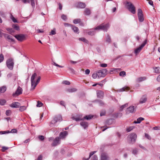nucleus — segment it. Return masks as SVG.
<instances>
[{
  "mask_svg": "<svg viewBox=\"0 0 160 160\" xmlns=\"http://www.w3.org/2000/svg\"><path fill=\"white\" fill-rule=\"evenodd\" d=\"M37 77V74L35 72L32 75L31 78V89L32 90L35 89L36 87L39 82L41 79V77L39 76L38 77L37 80L35 81V79Z\"/></svg>",
  "mask_w": 160,
  "mask_h": 160,
  "instance_id": "obj_1",
  "label": "nucleus"
},
{
  "mask_svg": "<svg viewBox=\"0 0 160 160\" xmlns=\"http://www.w3.org/2000/svg\"><path fill=\"white\" fill-rule=\"evenodd\" d=\"M137 135L135 133H132L128 135L127 137V140L130 144L134 143L136 140Z\"/></svg>",
  "mask_w": 160,
  "mask_h": 160,
  "instance_id": "obj_2",
  "label": "nucleus"
},
{
  "mask_svg": "<svg viewBox=\"0 0 160 160\" xmlns=\"http://www.w3.org/2000/svg\"><path fill=\"white\" fill-rule=\"evenodd\" d=\"M109 27V24H102L95 28L94 29L96 30H102L104 31L107 32V30Z\"/></svg>",
  "mask_w": 160,
  "mask_h": 160,
  "instance_id": "obj_3",
  "label": "nucleus"
},
{
  "mask_svg": "<svg viewBox=\"0 0 160 160\" xmlns=\"http://www.w3.org/2000/svg\"><path fill=\"white\" fill-rule=\"evenodd\" d=\"M6 64L9 69L12 70L14 65L13 59L12 58L8 59L6 62Z\"/></svg>",
  "mask_w": 160,
  "mask_h": 160,
  "instance_id": "obj_4",
  "label": "nucleus"
},
{
  "mask_svg": "<svg viewBox=\"0 0 160 160\" xmlns=\"http://www.w3.org/2000/svg\"><path fill=\"white\" fill-rule=\"evenodd\" d=\"M127 8L128 10L132 14L136 13L135 8L131 2H127L126 3Z\"/></svg>",
  "mask_w": 160,
  "mask_h": 160,
  "instance_id": "obj_5",
  "label": "nucleus"
},
{
  "mask_svg": "<svg viewBox=\"0 0 160 160\" xmlns=\"http://www.w3.org/2000/svg\"><path fill=\"white\" fill-rule=\"evenodd\" d=\"M62 120V118L61 116L60 115H57L55 117L53 120H52L50 126L52 127V124L55 123L58 121H61Z\"/></svg>",
  "mask_w": 160,
  "mask_h": 160,
  "instance_id": "obj_6",
  "label": "nucleus"
},
{
  "mask_svg": "<svg viewBox=\"0 0 160 160\" xmlns=\"http://www.w3.org/2000/svg\"><path fill=\"white\" fill-rule=\"evenodd\" d=\"M107 70L106 69H102L99 70L97 72L98 77H104L107 74Z\"/></svg>",
  "mask_w": 160,
  "mask_h": 160,
  "instance_id": "obj_7",
  "label": "nucleus"
},
{
  "mask_svg": "<svg viewBox=\"0 0 160 160\" xmlns=\"http://www.w3.org/2000/svg\"><path fill=\"white\" fill-rule=\"evenodd\" d=\"M147 40H145L143 42V43L138 48L134 50V53L137 55L138 53L142 49V48L145 46L147 43Z\"/></svg>",
  "mask_w": 160,
  "mask_h": 160,
  "instance_id": "obj_8",
  "label": "nucleus"
},
{
  "mask_svg": "<svg viewBox=\"0 0 160 160\" xmlns=\"http://www.w3.org/2000/svg\"><path fill=\"white\" fill-rule=\"evenodd\" d=\"M138 15L140 22H142L144 20L142 10L141 9L138 10Z\"/></svg>",
  "mask_w": 160,
  "mask_h": 160,
  "instance_id": "obj_9",
  "label": "nucleus"
},
{
  "mask_svg": "<svg viewBox=\"0 0 160 160\" xmlns=\"http://www.w3.org/2000/svg\"><path fill=\"white\" fill-rule=\"evenodd\" d=\"M148 97L146 94L142 95L140 98L139 102L140 104H143L146 102Z\"/></svg>",
  "mask_w": 160,
  "mask_h": 160,
  "instance_id": "obj_10",
  "label": "nucleus"
},
{
  "mask_svg": "<svg viewBox=\"0 0 160 160\" xmlns=\"http://www.w3.org/2000/svg\"><path fill=\"white\" fill-rule=\"evenodd\" d=\"M15 37L20 41H22L26 39V35L23 34H19L15 35Z\"/></svg>",
  "mask_w": 160,
  "mask_h": 160,
  "instance_id": "obj_11",
  "label": "nucleus"
},
{
  "mask_svg": "<svg viewBox=\"0 0 160 160\" xmlns=\"http://www.w3.org/2000/svg\"><path fill=\"white\" fill-rule=\"evenodd\" d=\"M109 157L107 153L103 152L101 153L100 157V160H109Z\"/></svg>",
  "mask_w": 160,
  "mask_h": 160,
  "instance_id": "obj_12",
  "label": "nucleus"
},
{
  "mask_svg": "<svg viewBox=\"0 0 160 160\" xmlns=\"http://www.w3.org/2000/svg\"><path fill=\"white\" fill-rule=\"evenodd\" d=\"M60 138L59 137H56L55 139L53 140V142L51 144V145L52 147L56 146L60 144Z\"/></svg>",
  "mask_w": 160,
  "mask_h": 160,
  "instance_id": "obj_13",
  "label": "nucleus"
},
{
  "mask_svg": "<svg viewBox=\"0 0 160 160\" xmlns=\"http://www.w3.org/2000/svg\"><path fill=\"white\" fill-rule=\"evenodd\" d=\"M135 109L134 108V106H131L127 108L126 113L127 114H128L130 113H133L135 112Z\"/></svg>",
  "mask_w": 160,
  "mask_h": 160,
  "instance_id": "obj_14",
  "label": "nucleus"
},
{
  "mask_svg": "<svg viewBox=\"0 0 160 160\" xmlns=\"http://www.w3.org/2000/svg\"><path fill=\"white\" fill-rule=\"evenodd\" d=\"M20 106V103L18 102H13L9 105L10 107L12 108H18Z\"/></svg>",
  "mask_w": 160,
  "mask_h": 160,
  "instance_id": "obj_15",
  "label": "nucleus"
},
{
  "mask_svg": "<svg viewBox=\"0 0 160 160\" xmlns=\"http://www.w3.org/2000/svg\"><path fill=\"white\" fill-rule=\"evenodd\" d=\"M97 97L100 98H102L104 96V92L102 91H98L97 92Z\"/></svg>",
  "mask_w": 160,
  "mask_h": 160,
  "instance_id": "obj_16",
  "label": "nucleus"
},
{
  "mask_svg": "<svg viewBox=\"0 0 160 160\" xmlns=\"http://www.w3.org/2000/svg\"><path fill=\"white\" fill-rule=\"evenodd\" d=\"M76 5L78 8H84L86 7V4L83 2H78Z\"/></svg>",
  "mask_w": 160,
  "mask_h": 160,
  "instance_id": "obj_17",
  "label": "nucleus"
},
{
  "mask_svg": "<svg viewBox=\"0 0 160 160\" xmlns=\"http://www.w3.org/2000/svg\"><path fill=\"white\" fill-rule=\"evenodd\" d=\"M71 26L72 29L75 33H79V29L77 27L72 25H71Z\"/></svg>",
  "mask_w": 160,
  "mask_h": 160,
  "instance_id": "obj_18",
  "label": "nucleus"
},
{
  "mask_svg": "<svg viewBox=\"0 0 160 160\" xmlns=\"http://www.w3.org/2000/svg\"><path fill=\"white\" fill-rule=\"evenodd\" d=\"M80 125L84 129H85L88 127V124L87 122L82 121L80 123Z\"/></svg>",
  "mask_w": 160,
  "mask_h": 160,
  "instance_id": "obj_19",
  "label": "nucleus"
},
{
  "mask_svg": "<svg viewBox=\"0 0 160 160\" xmlns=\"http://www.w3.org/2000/svg\"><path fill=\"white\" fill-rule=\"evenodd\" d=\"M146 79V77H141L137 78L136 80L137 82H139L145 80Z\"/></svg>",
  "mask_w": 160,
  "mask_h": 160,
  "instance_id": "obj_20",
  "label": "nucleus"
},
{
  "mask_svg": "<svg viewBox=\"0 0 160 160\" xmlns=\"http://www.w3.org/2000/svg\"><path fill=\"white\" fill-rule=\"evenodd\" d=\"M90 10L88 8H86L84 12V14L86 15H89L91 14Z\"/></svg>",
  "mask_w": 160,
  "mask_h": 160,
  "instance_id": "obj_21",
  "label": "nucleus"
},
{
  "mask_svg": "<svg viewBox=\"0 0 160 160\" xmlns=\"http://www.w3.org/2000/svg\"><path fill=\"white\" fill-rule=\"evenodd\" d=\"M93 115H88L84 117L81 119L82 120H83L84 119H86L87 120H90L93 118Z\"/></svg>",
  "mask_w": 160,
  "mask_h": 160,
  "instance_id": "obj_22",
  "label": "nucleus"
},
{
  "mask_svg": "<svg viewBox=\"0 0 160 160\" xmlns=\"http://www.w3.org/2000/svg\"><path fill=\"white\" fill-rule=\"evenodd\" d=\"M22 93V91H16L15 92L12 94L14 97H16Z\"/></svg>",
  "mask_w": 160,
  "mask_h": 160,
  "instance_id": "obj_23",
  "label": "nucleus"
},
{
  "mask_svg": "<svg viewBox=\"0 0 160 160\" xmlns=\"http://www.w3.org/2000/svg\"><path fill=\"white\" fill-rule=\"evenodd\" d=\"M144 119L143 118L140 117L138 118L137 119V121H134V122L135 123H139L142 121Z\"/></svg>",
  "mask_w": 160,
  "mask_h": 160,
  "instance_id": "obj_24",
  "label": "nucleus"
},
{
  "mask_svg": "<svg viewBox=\"0 0 160 160\" xmlns=\"http://www.w3.org/2000/svg\"><path fill=\"white\" fill-rule=\"evenodd\" d=\"M113 120L112 119H110L106 121L105 123L107 125H110L112 124L113 122Z\"/></svg>",
  "mask_w": 160,
  "mask_h": 160,
  "instance_id": "obj_25",
  "label": "nucleus"
},
{
  "mask_svg": "<svg viewBox=\"0 0 160 160\" xmlns=\"http://www.w3.org/2000/svg\"><path fill=\"white\" fill-rule=\"evenodd\" d=\"M68 134V132L66 131L61 132L60 133V136L61 138H64Z\"/></svg>",
  "mask_w": 160,
  "mask_h": 160,
  "instance_id": "obj_26",
  "label": "nucleus"
},
{
  "mask_svg": "<svg viewBox=\"0 0 160 160\" xmlns=\"http://www.w3.org/2000/svg\"><path fill=\"white\" fill-rule=\"evenodd\" d=\"M97 86V89H101L102 87L103 86V84L101 83L98 84L97 83L96 84H93L92 85L93 86Z\"/></svg>",
  "mask_w": 160,
  "mask_h": 160,
  "instance_id": "obj_27",
  "label": "nucleus"
},
{
  "mask_svg": "<svg viewBox=\"0 0 160 160\" xmlns=\"http://www.w3.org/2000/svg\"><path fill=\"white\" fill-rule=\"evenodd\" d=\"M79 41H82L83 42L87 43H88V40L86 39V38H79Z\"/></svg>",
  "mask_w": 160,
  "mask_h": 160,
  "instance_id": "obj_28",
  "label": "nucleus"
},
{
  "mask_svg": "<svg viewBox=\"0 0 160 160\" xmlns=\"http://www.w3.org/2000/svg\"><path fill=\"white\" fill-rule=\"evenodd\" d=\"M95 102H97L100 106H103L104 105V103L101 100H97Z\"/></svg>",
  "mask_w": 160,
  "mask_h": 160,
  "instance_id": "obj_29",
  "label": "nucleus"
},
{
  "mask_svg": "<svg viewBox=\"0 0 160 160\" xmlns=\"http://www.w3.org/2000/svg\"><path fill=\"white\" fill-rule=\"evenodd\" d=\"M154 69H155V72L156 73H160V68L159 67H155V68H154Z\"/></svg>",
  "mask_w": 160,
  "mask_h": 160,
  "instance_id": "obj_30",
  "label": "nucleus"
},
{
  "mask_svg": "<svg viewBox=\"0 0 160 160\" xmlns=\"http://www.w3.org/2000/svg\"><path fill=\"white\" fill-rule=\"evenodd\" d=\"M26 109V107L25 106H22L19 107V110L21 112H22Z\"/></svg>",
  "mask_w": 160,
  "mask_h": 160,
  "instance_id": "obj_31",
  "label": "nucleus"
},
{
  "mask_svg": "<svg viewBox=\"0 0 160 160\" xmlns=\"http://www.w3.org/2000/svg\"><path fill=\"white\" fill-rule=\"evenodd\" d=\"M106 42L109 43L111 42V38L108 35L107 36H106Z\"/></svg>",
  "mask_w": 160,
  "mask_h": 160,
  "instance_id": "obj_32",
  "label": "nucleus"
},
{
  "mask_svg": "<svg viewBox=\"0 0 160 160\" xmlns=\"http://www.w3.org/2000/svg\"><path fill=\"white\" fill-rule=\"evenodd\" d=\"M6 101L5 100L2 99L0 100V105H3L6 103Z\"/></svg>",
  "mask_w": 160,
  "mask_h": 160,
  "instance_id": "obj_33",
  "label": "nucleus"
},
{
  "mask_svg": "<svg viewBox=\"0 0 160 160\" xmlns=\"http://www.w3.org/2000/svg\"><path fill=\"white\" fill-rule=\"evenodd\" d=\"M114 115V117L116 118H120L122 116V114L121 113L119 112L116 113Z\"/></svg>",
  "mask_w": 160,
  "mask_h": 160,
  "instance_id": "obj_34",
  "label": "nucleus"
},
{
  "mask_svg": "<svg viewBox=\"0 0 160 160\" xmlns=\"http://www.w3.org/2000/svg\"><path fill=\"white\" fill-rule=\"evenodd\" d=\"M81 19L79 18L75 19L73 20V22L75 24H77L80 22Z\"/></svg>",
  "mask_w": 160,
  "mask_h": 160,
  "instance_id": "obj_35",
  "label": "nucleus"
},
{
  "mask_svg": "<svg viewBox=\"0 0 160 160\" xmlns=\"http://www.w3.org/2000/svg\"><path fill=\"white\" fill-rule=\"evenodd\" d=\"M62 83L63 84H65L66 85H69L70 84V82L68 81L65 80L62 82Z\"/></svg>",
  "mask_w": 160,
  "mask_h": 160,
  "instance_id": "obj_36",
  "label": "nucleus"
},
{
  "mask_svg": "<svg viewBox=\"0 0 160 160\" xmlns=\"http://www.w3.org/2000/svg\"><path fill=\"white\" fill-rule=\"evenodd\" d=\"M43 105V103H42L41 102L39 101H38L37 102V104L36 106L37 107H40L42 106Z\"/></svg>",
  "mask_w": 160,
  "mask_h": 160,
  "instance_id": "obj_37",
  "label": "nucleus"
},
{
  "mask_svg": "<svg viewBox=\"0 0 160 160\" xmlns=\"http://www.w3.org/2000/svg\"><path fill=\"white\" fill-rule=\"evenodd\" d=\"M119 75L120 76L124 77L126 75V72L124 71H121L119 73Z\"/></svg>",
  "mask_w": 160,
  "mask_h": 160,
  "instance_id": "obj_38",
  "label": "nucleus"
},
{
  "mask_svg": "<svg viewBox=\"0 0 160 160\" xmlns=\"http://www.w3.org/2000/svg\"><path fill=\"white\" fill-rule=\"evenodd\" d=\"M10 18L14 22H18L17 20L13 17L12 15H11Z\"/></svg>",
  "mask_w": 160,
  "mask_h": 160,
  "instance_id": "obj_39",
  "label": "nucleus"
},
{
  "mask_svg": "<svg viewBox=\"0 0 160 160\" xmlns=\"http://www.w3.org/2000/svg\"><path fill=\"white\" fill-rule=\"evenodd\" d=\"M4 56L2 53L0 54V63L2 62L4 60Z\"/></svg>",
  "mask_w": 160,
  "mask_h": 160,
  "instance_id": "obj_40",
  "label": "nucleus"
},
{
  "mask_svg": "<svg viewBox=\"0 0 160 160\" xmlns=\"http://www.w3.org/2000/svg\"><path fill=\"white\" fill-rule=\"evenodd\" d=\"M128 106V103H126V104H124V105H122L120 107V110L122 111L124 108L127 107Z\"/></svg>",
  "mask_w": 160,
  "mask_h": 160,
  "instance_id": "obj_41",
  "label": "nucleus"
},
{
  "mask_svg": "<svg viewBox=\"0 0 160 160\" xmlns=\"http://www.w3.org/2000/svg\"><path fill=\"white\" fill-rule=\"evenodd\" d=\"M145 137L147 139L149 140H151V137L147 133H145Z\"/></svg>",
  "mask_w": 160,
  "mask_h": 160,
  "instance_id": "obj_42",
  "label": "nucleus"
},
{
  "mask_svg": "<svg viewBox=\"0 0 160 160\" xmlns=\"http://www.w3.org/2000/svg\"><path fill=\"white\" fill-rule=\"evenodd\" d=\"M12 27L15 29L16 30H18L19 29V27L16 24H13L12 25Z\"/></svg>",
  "mask_w": 160,
  "mask_h": 160,
  "instance_id": "obj_43",
  "label": "nucleus"
},
{
  "mask_svg": "<svg viewBox=\"0 0 160 160\" xmlns=\"http://www.w3.org/2000/svg\"><path fill=\"white\" fill-rule=\"evenodd\" d=\"M56 34L55 29H54L52 30L51 32L49 34L50 35H53Z\"/></svg>",
  "mask_w": 160,
  "mask_h": 160,
  "instance_id": "obj_44",
  "label": "nucleus"
},
{
  "mask_svg": "<svg viewBox=\"0 0 160 160\" xmlns=\"http://www.w3.org/2000/svg\"><path fill=\"white\" fill-rule=\"evenodd\" d=\"M88 34L92 36L95 34V32L94 31H90L88 32Z\"/></svg>",
  "mask_w": 160,
  "mask_h": 160,
  "instance_id": "obj_45",
  "label": "nucleus"
},
{
  "mask_svg": "<svg viewBox=\"0 0 160 160\" xmlns=\"http://www.w3.org/2000/svg\"><path fill=\"white\" fill-rule=\"evenodd\" d=\"M68 70L72 74L75 73V71L72 68H71L70 67L68 68Z\"/></svg>",
  "mask_w": 160,
  "mask_h": 160,
  "instance_id": "obj_46",
  "label": "nucleus"
},
{
  "mask_svg": "<svg viewBox=\"0 0 160 160\" xmlns=\"http://www.w3.org/2000/svg\"><path fill=\"white\" fill-rule=\"evenodd\" d=\"M130 89V88L129 87L126 86H125L124 87L122 88L120 90H129Z\"/></svg>",
  "mask_w": 160,
  "mask_h": 160,
  "instance_id": "obj_47",
  "label": "nucleus"
},
{
  "mask_svg": "<svg viewBox=\"0 0 160 160\" xmlns=\"http://www.w3.org/2000/svg\"><path fill=\"white\" fill-rule=\"evenodd\" d=\"M7 30L9 32L10 34L14 32V31L12 28H7Z\"/></svg>",
  "mask_w": 160,
  "mask_h": 160,
  "instance_id": "obj_48",
  "label": "nucleus"
},
{
  "mask_svg": "<svg viewBox=\"0 0 160 160\" xmlns=\"http://www.w3.org/2000/svg\"><path fill=\"white\" fill-rule=\"evenodd\" d=\"M133 128L132 127H128L127 128L126 131L127 132H129L132 130Z\"/></svg>",
  "mask_w": 160,
  "mask_h": 160,
  "instance_id": "obj_49",
  "label": "nucleus"
},
{
  "mask_svg": "<svg viewBox=\"0 0 160 160\" xmlns=\"http://www.w3.org/2000/svg\"><path fill=\"white\" fill-rule=\"evenodd\" d=\"M106 111L104 110H102L100 112V116H102L105 115Z\"/></svg>",
  "mask_w": 160,
  "mask_h": 160,
  "instance_id": "obj_50",
  "label": "nucleus"
},
{
  "mask_svg": "<svg viewBox=\"0 0 160 160\" xmlns=\"http://www.w3.org/2000/svg\"><path fill=\"white\" fill-rule=\"evenodd\" d=\"M31 4L32 7H34L35 6V1L34 0H30Z\"/></svg>",
  "mask_w": 160,
  "mask_h": 160,
  "instance_id": "obj_51",
  "label": "nucleus"
},
{
  "mask_svg": "<svg viewBox=\"0 0 160 160\" xmlns=\"http://www.w3.org/2000/svg\"><path fill=\"white\" fill-rule=\"evenodd\" d=\"M38 138L40 140L42 141L44 139V136L42 135H39L38 136Z\"/></svg>",
  "mask_w": 160,
  "mask_h": 160,
  "instance_id": "obj_52",
  "label": "nucleus"
},
{
  "mask_svg": "<svg viewBox=\"0 0 160 160\" xmlns=\"http://www.w3.org/2000/svg\"><path fill=\"white\" fill-rule=\"evenodd\" d=\"M92 160H98V157L96 155H94L92 158Z\"/></svg>",
  "mask_w": 160,
  "mask_h": 160,
  "instance_id": "obj_53",
  "label": "nucleus"
},
{
  "mask_svg": "<svg viewBox=\"0 0 160 160\" xmlns=\"http://www.w3.org/2000/svg\"><path fill=\"white\" fill-rule=\"evenodd\" d=\"M62 18L64 20H66L67 19V18L66 15L63 14L61 16Z\"/></svg>",
  "mask_w": 160,
  "mask_h": 160,
  "instance_id": "obj_54",
  "label": "nucleus"
},
{
  "mask_svg": "<svg viewBox=\"0 0 160 160\" xmlns=\"http://www.w3.org/2000/svg\"><path fill=\"white\" fill-rule=\"evenodd\" d=\"M97 76L98 77L97 72L96 73H93L92 75V77L94 79L96 78Z\"/></svg>",
  "mask_w": 160,
  "mask_h": 160,
  "instance_id": "obj_55",
  "label": "nucleus"
},
{
  "mask_svg": "<svg viewBox=\"0 0 160 160\" xmlns=\"http://www.w3.org/2000/svg\"><path fill=\"white\" fill-rule=\"evenodd\" d=\"M72 119L73 120H75L76 121H78L81 120H81L82 119H81L80 118H75L74 117H72Z\"/></svg>",
  "mask_w": 160,
  "mask_h": 160,
  "instance_id": "obj_56",
  "label": "nucleus"
},
{
  "mask_svg": "<svg viewBox=\"0 0 160 160\" xmlns=\"http://www.w3.org/2000/svg\"><path fill=\"white\" fill-rule=\"evenodd\" d=\"M7 88L6 86H3L0 87V90H6Z\"/></svg>",
  "mask_w": 160,
  "mask_h": 160,
  "instance_id": "obj_57",
  "label": "nucleus"
},
{
  "mask_svg": "<svg viewBox=\"0 0 160 160\" xmlns=\"http://www.w3.org/2000/svg\"><path fill=\"white\" fill-rule=\"evenodd\" d=\"M11 112V111L9 110H6V115L8 116L10 115Z\"/></svg>",
  "mask_w": 160,
  "mask_h": 160,
  "instance_id": "obj_58",
  "label": "nucleus"
},
{
  "mask_svg": "<svg viewBox=\"0 0 160 160\" xmlns=\"http://www.w3.org/2000/svg\"><path fill=\"white\" fill-rule=\"evenodd\" d=\"M17 130L15 129H13L10 132L12 133H17Z\"/></svg>",
  "mask_w": 160,
  "mask_h": 160,
  "instance_id": "obj_59",
  "label": "nucleus"
},
{
  "mask_svg": "<svg viewBox=\"0 0 160 160\" xmlns=\"http://www.w3.org/2000/svg\"><path fill=\"white\" fill-rule=\"evenodd\" d=\"M132 152L133 154H136L138 152L137 149L136 148L134 149L132 151Z\"/></svg>",
  "mask_w": 160,
  "mask_h": 160,
  "instance_id": "obj_60",
  "label": "nucleus"
},
{
  "mask_svg": "<svg viewBox=\"0 0 160 160\" xmlns=\"http://www.w3.org/2000/svg\"><path fill=\"white\" fill-rule=\"evenodd\" d=\"M2 151L3 152H4L6 150H7L8 149V148L4 146L2 147Z\"/></svg>",
  "mask_w": 160,
  "mask_h": 160,
  "instance_id": "obj_61",
  "label": "nucleus"
},
{
  "mask_svg": "<svg viewBox=\"0 0 160 160\" xmlns=\"http://www.w3.org/2000/svg\"><path fill=\"white\" fill-rule=\"evenodd\" d=\"M6 38H7L8 40H10L12 41H13V39L12 38V37L9 35H8V36Z\"/></svg>",
  "mask_w": 160,
  "mask_h": 160,
  "instance_id": "obj_62",
  "label": "nucleus"
},
{
  "mask_svg": "<svg viewBox=\"0 0 160 160\" xmlns=\"http://www.w3.org/2000/svg\"><path fill=\"white\" fill-rule=\"evenodd\" d=\"M100 66L102 67H107V65L106 63H101L100 64Z\"/></svg>",
  "mask_w": 160,
  "mask_h": 160,
  "instance_id": "obj_63",
  "label": "nucleus"
},
{
  "mask_svg": "<svg viewBox=\"0 0 160 160\" xmlns=\"http://www.w3.org/2000/svg\"><path fill=\"white\" fill-rule=\"evenodd\" d=\"M42 155H40L38 157L37 160H42Z\"/></svg>",
  "mask_w": 160,
  "mask_h": 160,
  "instance_id": "obj_64",
  "label": "nucleus"
}]
</instances>
